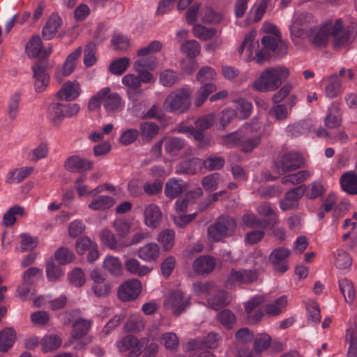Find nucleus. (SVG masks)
<instances>
[{"instance_id": "a18cd8bd", "label": "nucleus", "mask_w": 357, "mask_h": 357, "mask_svg": "<svg viewBox=\"0 0 357 357\" xmlns=\"http://www.w3.org/2000/svg\"><path fill=\"white\" fill-rule=\"evenodd\" d=\"M139 59L134 63L133 68L137 72L144 70H153L156 65V58L153 56H139Z\"/></svg>"}, {"instance_id": "79ce46f5", "label": "nucleus", "mask_w": 357, "mask_h": 357, "mask_svg": "<svg viewBox=\"0 0 357 357\" xmlns=\"http://www.w3.org/2000/svg\"><path fill=\"white\" fill-rule=\"evenodd\" d=\"M346 341L349 343L347 357H357V328L350 327L346 331Z\"/></svg>"}, {"instance_id": "603ef678", "label": "nucleus", "mask_w": 357, "mask_h": 357, "mask_svg": "<svg viewBox=\"0 0 357 357\" xmlns=\"http://www.w3.org/2000/svg\"><path fill=\"white\" fill-rule=\"evenodd\" d=\"M130 60L128 57H121L114 60L109 66V72L115 75H121L129 66Z\"/></svg>"}, {"instance_id": "a19ab883", "label": "nucleus", "mask_w": 357, "mask_h": 357, "mask_svg": "<svg viewBox=\"0 0 357 357\" xmlns=\"http://www.w3.org/2000/svg\"><path fill=\"white\" fill-rule=\"evenodd\" d=\"M48 117L53 124L59 123L64 119L63 104L52 102L48 107Z\"/></svg>"}, {"instance_id": "052dcab7", "label": "nucleus", "mask_w": 357, "mask_h": 357, "mask_svg": "<svg viewBox=\"0 0 357 357\" xmlns=\"http://www.w3.org/2000/svg\"><path fill=\"white\" fill-rule=\"evenodd\" d=\"M125 266L128 272L139 276L146 275L150 271L148 267L141 266L139 262L135 259L127 260Z\"/></svg>"}, {"instance_id": "6e6552de", "label": "nucleus", "mask_w": 357, "mask_h": 357, "mask_svg": "<svg viewBox=\"0 0 357 357\" xmlns=\"http://www.w3.org/2000/svg\"><path fill=\"white\" fill-rule=\"evenodd\" d=\"M257 272L254 269L231 268L226 284L227 287L236 284H249L257 281Z\"/></svg>"}, {"instance_id": "680f3d73", "label": "nucleus", "mask_w": 357, "mask_h": 357, "mask_svg": "<svg viewBox=\"0 0 357 357\" xmlns=\"http://www.w3.org/2000/svg\"><path fill=\"white\" fill-rule=\"evenodd\" d=\"M216 90L214 84L208 83L204 84L199 90L197 96L195 99V104L197 107H200L206 101L208 96Z\"/></svg>"}, {"instance_id": "49530a36", "label": "nucleus", "mask_w": 357, "mask_h": 357, "mask_svg": "<svg viewBox=\"0 0 357 357\" xmlns=\"http://www.w3.org/2000/svg\"><path fill=\"white\" fill-rule=\"evenodd\" d=\"M144 328L143 318L139 314H132L129 317L124 325L126 332H139Z\"/></svg>"}, {"instance_id": "5fc2aeb1", "label": "nucleus", "mask_w": 357, "mask_h": 357, "mask_svg": "<svg viewBox=\"0 0 357 357\" xmlns=\"http://www.w3.org/2000/svg\"><path fill=\"white\" fill-rule=\"evenodd\" d=\"M222 176L220 173H213L204 176L202 179V184L206 191H215L221 181Z\"/></svg>"}, {"instance_id": "13d9d810", "label": "nucleus", "mask_w": 357, "mask_h": 357, "mask_svg": "<svg viewBox=\"0 0 357 357\" xmlns=\"http://www.w3.org/2000/svg\"><path fill=\"white\" fill-rule=\"evenodd\" d=\"M183 190V186L179 180L175 178L169 179L166 183L165 194L169 198H175L178 196Z\"/></svg>"}, {"instance_id": "39448f33", "label": "nucleus", "mask_w": 357, "mask_h": 357, "mask_svg": "<svg viewBox=\"0 0 357 357\" xmlns=\"http://www.w3.org/2000/svg\"><path fill=\"white\" fill-rule=\"evenodd\" d=\"M147 342L148 339L146 337L138 339L134 335H128L117 341L115 344L119 351L127 353L128 357H139Z\"/></svg>"}, {"instance_id": "2f4dec72", "label": "nucleus", "mask_w": 357, "mask_h": 357, "mask_svg": "<svg viewBox=\"0 0 357 357\" xmlns=\"http://www.w3.org/2000/svg\"><path fill=\"white\" fill-rule=\"evenodd\" d=\"M115 199L110 196L100 195L94 198L89 204V208L93 211H105L112 208Z\"/></svg>"}, {"instance_id": "c85d7f7f", "label": "nucleus", "mask_w": 357, "mask_h": 357, "mask_svg": "<svg viewBox=\"0 0 357 357\" xmlns=\"http://www.w3.org/2000/svg\"><path fill=\"white\" fill-rule=\"evenodd\" d=\"M202 195V190L200 188H197L195 190L189 191L185 197H179L175 203V207L177 213H184L190 202L200 197Z\"/></svg>"}, {"instance_id": "3c124183", "label": "nucleus", "mask_w": 357, "mask_h": 357, "mask_svg": "<svg viewBox=\"0 0 357 357\" xmlns=\"http://www.w3.org/2000/svg\"><path fill=\"white\" fill-rule=\"evenodd\" d=\"M139 131L142 138L151 140L158 135L159 127L153 122H142L139 125Z\"/></svg>"}, {"instance_id": "c9c22d12", "label": "nucleus", "mask_w": 357, "mask_h": 357, "mask_svg": "<svg viewBox=\"0 0 357 357\" xmlns=\"http://www.w3.org/2000/svg\"><path fill=\"white\" fill-rule=\"evenodd\" d=\"M342 92V82L337 75L331 76L325 88L326 96L329 98H334Z\"/></svg>"}, {"instance_id": "c756f323", "label": "nucleus", "mask_w": 357, "mask_h": 357, "mask_svg": "<svg viewBox=\"0 0 357 357\" xmlns=\"http://www.w3.org/2000/svg\"><path fill=\"white\" fill-rule=\"evenodd\" d=\"M61 24V19L57 15L51 16L43 29V37L46 40H50L54 37L58 29Z\"/></svg>"}, {"instance_id": "423d86ee", "label": "nucleus", "mask_w": 357, "mask_h": 357, "mask_svg": "<svg viewBox=\"0 0 357 357\" xmlns=\"http://www.w3.org/2000/svg\"><path fill=\"white\" fill-rule=\"evenodd\" d=\"M305 160L302 154L291 151L281 155L275 162V167L279 173L293 172L303 167Z\"/></svg>"}, {"instance_id": "5701e85b", "label": "nucleus", "mask_w": 357, "mask_h": 357, "mask_svg": "<svg viewBox=\"0 0 357 357\" xmlns=\"http://www.w3.org/2000/svg\"><path fill=\"white\" fill-rule=\"evenodd\" d=\"M79 85L77 82H66L61 89L57 92L58 99L61 100L71 101L79 95Z\"/></svg>"}, {"instance_id": "6e6d98bb", "label": "nucleus", "mask_w": 357, "mask_h": 357, "mask_svg": "<svg viewBox=\"0 0 357 357\" xmlns=\"http://www.w3.org/2000/svg\"><path fill=\"white\" fill-rule=\"evenodd\" d=\"M211 308L218 310L225 307L228 303L227 294L225 291H218L215 295L207 299Z\"/></svg>"}, {"instance_id": "58836bf2", "label": "nucleus", "mask_w": 357, "mask_h": 357, "mask_svg": "<svg viewBox=\"0 0 357 357\" xmlns=\"http://www.w3.org/2000/svg\"><path fill=\"white\" fill-rule=\"evenodd\" d=\"M271 31L274 32L273 36H265L261 39L263 46L271 51H275L280 44L282 45L281 36L278 33V29L275 26H272Z\"/></svg>"}, {"instance_id": "09e8293b", "label": "nucleus", "mask_w": 357, "mask_h": 357, "mask_svg": "<svg viewBox=\"0 0 357 357\" xmlns=\"http://www.w3.org/2000/svg\"><path fill=\"white\" fill-rule=\"evenodd\" d=\"M104 268L112 275H119L123 271L122 264L118 257L113 256L107 257L103 262Z\"/></svg>"}, {"instance_id": "1a4fd4ad", "label": "nucleus", "mask_w": 357, "mask_h": 357, "mask_svg": "<svg viewBox=\"0 0 357 357\" xmlns=\"http://www.w3.org/2000/svg\"><path fill=\"white\" fill-rule=\"evenodd\" d=\"M291 255L290 250L279 247L275 248L269 255V261L273 269L280 273L288 270V258Z\"/></svg>"}, {"instance_id": "69168bd1", "label": "nucleus", "mask_w": 357, "mask_h": 357, "mask_svg": "<svg viewBox=\"0 0 357 357\" xmlns=\"http://www.w3.org/2000/svg\"><path fill=\"white\" fill-rule=\"evenodd\" d=\"M174 236L175 233L173 230L165 229L160 234L158 241L162 244L164 250H169L174 245Z\"/></svg>"}, {"instance_id": "7ed1b4c3", "label": "nucleus", "mask_w": 357, "mask_h": 357, "mask_svg": "<svg viewBox=\"0 0 357 357\" xmlns=\"http://www.w3.org/2000/svg\"><path fill=\"white\" fill-rule=\"evenodd\" d=\"M236 229V220L228 215H222L208 227V238L213 241H220L225 238L231 236Z\"/></svg>"}, {"instance_id": "4d7b16f0", "label": "nucleus", "mask_w": 357, "mask_h": 357, "mask_svg": "<svg viewBox=\"0 0 357 357\" xmlns=\"http://www.w3.org/2000/svg\"><path fill=\"white\" fill-rule=\"evenodd\" d=\"M24 208L15 205L10 208L8 211L3 216V223L6 227H10L16 222V215H23Z\"/></svg>"}, {"instance_id": "72a5a7b5", "label": "nucleus", "mask_w": 357, "mask_h": 357, "mask_svg": "<svg viewBox=\"0 0 357 357\" xmlns=\"http://www.w3.org/2000/svg\"><path fill=\"white\" fill-rule=\"evenodd\" d=\"M100 236L102 243L112 250L127 246L123 241L118 240L114 234L109 229L102 231Z\"/></svg>"}, {"instance_id": "6ab92c4d", "label": "nucleus", "mask_w": 357, "mask_h": 357, "mask_svg": "<svg viewBox=\"0 0 357 357\" xmlns=\"http://www.w3.org/2000/svg\"><path fill=\"white\" fill-rule=\"evenodd\" d=\"M271 337L264 333L255 340L254 350L245 351L240 353L241 357H261V353L271 345Z\"/></svg>"}, {"instance_id": "9b49d317", "label": "nucleus", "mask_w": 357, "mask_h": 357, "mask_svg": "<svg viewBox=\"0 0 357 357\" xmlns=\"http://www.w3.org/2000/svg\"><path fill=\"white\" fill-rule=\"evenodd\" d=\"M32 70L35 91L37 93L45 91L50 83V75L47 72L46 65L38 61L32 66Z\"/></svg>"}, {"instance_id": "f704fd0d", "label": "nucleus", "mask_w": 357, "mask_h": 357, "mask_svg": "<svg viewBox=\"0 0 357 357\" xmlns=\"http://www.w3.org/2000/svg\"><path fill=\"white\" fill-rule=\"evenodd\" d=\"M91 326V321L88 319L79 318L73 325L72 337L74 339H79L86 335Z\"/></svg>"}, {"instance_id": "dca6fc26", "label": "nucleus", "mask_w": 357, "mask_h": 357, "mask_svg": "<svg viewBox=\"0 0 357 357\" xmlns=\"http://www.w3.org/2000/svg\"><path fill=\"white\" fill-rule=\"evenodd\" d=\"M264 301V297L263 296H256L246 303L245 310L250 322L255 323L262 318L264 313L258 309V307Z\"/></svg>"}, {"instance_id": "f257e3e1", "label": "nucleus", "mask_w": 357, "mask_h": 357, "mask_svg": "<svg viewBox=\"0 0 357 357\" xmlns=\"http://www.w3.org/2000/svg\"><path fill=\"white\" fill-rule=\"evenodd\" d=\"M354 27L349 26L343 28L342 19H330L319 26H314L307 31L310 43L316 47H326L331 38H333L334 48L346 47L350 45L355 37Z\"/></svg>"}, {"instance_id": "8fccbe9b", "label": "nucleus", "mask_w": 357, "mask_h": 357, "mask_svg": "<svg viewBox=\"0 0 357 357\" xmlns=\"http://www.w3.org/2000/svg\"><path fill=\"white\" fill-rule=\"evenodd\" d=\"M243 221L245 226L253 229H266L270 225L268 220L259 219L252 213L245 214L243 217Z\"/></svg>"}, {"instance_id": "a878e982", "label": "nucleus", "mask_w": 357, "mask_h": 357, "mask_svg": "<svg viewBox=\"0 0 357 357\" xmlns=\"http://www.w3.org/2000/svg\"><path fill=\"white\" fill-rule=\"evenodd\" d=\"M178 132L179 133L185 134L189 137H193L195 140L197 142V144L200 148H205L209 144V139L204 135V133L192 126H180L178 128Z\"/></svg>"}, {"instance_id": "2eb2a0df", "label": "nucleus", "mask_w": 357, "mask_h": 357, "mask_svg": "<svg viewBox=\"0 0 357 357\" xmlns=\"http://www.w3.org/2000/svg\"><path fill=\"white\" fill-rule=\"evenodd\" d=\"M122 84L128 87L127 94L129 100L134 104L137 103L142 92L140 89L142 84L139 77L133 74H128L123 77Z\"/></svg>"}, {"instance_id": "b1692460", "label": "nucleus", "mask_w": 357, "mask_h": 357, "mask_svg": "<svg viewBox=\"0 0 357 357\" xmlns=\"http://www.w3.org/2000/svg\"><path fill=\"white\" fill-rule=\"evenodd\" d=\"M215 261L212 257L203 255L193 262V269L199 274L211 273L215 268Z\"/></svg>"}, {"instance_id": "774afa93", "label": "nucleus", "mask_w": 357, "mask_h": 357, "mask_svg": "<svg viewBox=\"0 0 357 357\" xmlns=\"http://www.w3.org/2000/svg\"><path fill=\"white\" fill-rule=\"evenodd\" d=\"M290 114L291 112L285 104L276 103L269 111V114L278 121L284 120Z\"/></svg>"}, {"instance_id": "cd10ccee", "label": "nucleus", "mask_w": 357, "mask_h": 357, "mask_svg": "<svg viewBox=\"0 0 357 357\" xmlns=\"http://www.w3.org/2000/svg\"><path fill=\"white\" fill-rule=\"evenodd\" d=\"M32 167H22L19 169H15L10 171L6 176V183H20L27 177H29L33 172Z\"/></svg>"}, {"instance_id": "e433bc0d", "label": "nucleus", "mask_w": 357, "mask_h": 357, "mask_svg": "<svg viewBox=\"0 0 357 357\" xmlns=\"http://www.w3.org/2000/svg\"><path fill=\"white\" fill-rule=\"evenodd\" d=\"M339 289L344 296L345 301L351 304L355 298V290L353 282L347 278L339 280Z\"/></svg>"}, {"instance_id": "37998d69", "label": "nucleus", "mask_w": 357, "mask_h": 357, "mask_svg": "<svg viewBox=\"0 0 357 357\" xmlns=\"http://www.w3.org/2000/svg\"><path fill=\"white\" fill-rule=\"evenodd\" d=\"M43 43L39 36H33L26 45V52L29 57H38L41 54Z\"/></svg>"}, {"instance_id": "ddd939ff", "label": "nucleus", "mask_w": 357, "mask_h": 357, "mask_svg": "<svg viewBox=\"0 0 357 357\" xmlns=\"http://www.w3.org/2000/svg\"><path fill=\"white\" fill-rule=\"evenodd\" d=\"M142 284L139 280L132 279L123 283L118 291L119 298L123 301L137 298L141 292Z\"/></svg>"}, {"instance_id": "e2e57ef3", "label": "nucleus", "mask_w": 357, "mask_h": 357, "mask_svg": "<svg viewBox=\"0 0 357 357\" xmlns=\"http://www.w3.org/2000/svg\"><path fill=\"white\" fill-rule=\"evenodd\" d=\"M260 141L261 137L259 135L252 136H245L243 135L241 149L245 153L250 152L259 144Z\"/></svg>"}, {"instance_id": "473e14b6", "label": "nucleus", "mask_w": 357, "mask_h": 357, "mask_svg": "<svg viewBox=\"0 0 357 357\" xmlns=\"http://www.w3.org/2000/svg\"><path fill=\"white\" fill-rule=\"evenodd\" d=\"M16 332L13 328H6L0 331V351H7L14 344Z\"/></svg>"}, {"instance_id": "0eeeda50", "label": "nucleus", "mask_w": 357, "mask_h": 357, "mask_svg": "<svg viewBox=\"0 0 357 357\" xmlns=\"http://www.w3.org/2000/svg\"><path fill=\"white\" fill-rule=\"evenodd\" d=\"M190 305V297L185 295L180 290L172 291L165 301L166 307L172 310L174 315L178 316L183 313Z\"/></svg>"}, {"instance_id": "ea45409f", "label": "nucleus", "mask_w": 357, "mask_h": 357, "mask_svg": "<svg viewBox=\"0 0 357 357\" xmlns=\"http://www.w3.org/2000/svg\"><path fill=\"white\" fill-rule=\"evenodd\" d=\"M335 264L340 270L348 271L352 264V259L344 250L338 249L335 252Z\"/></svg>"}, {"instance_id": "864d4df0", "label": "nucleus", "mask_w": 357, "mask_h": 357, "mask_svg": "<svg viewBox=\"0 0 357 357\" xmlns=\"http://www.w3.org/2000/svg\"><path fill=\"white\" fill-rule=\"evenodd\" d=\"M61 344V339L56 335L45 336L41 340L42 350L47 353L58 349Z\"/></svg>"}, {"instance_id": "0e129e2a", "label": "nucleus", "mask_w": 357, "mask_h": 357, "mask_svg": "<svg viewBox=\"0 0 357 357\" xmlns=\"http://www.w3.org/2000/svg\"><path fill=\"white\" fill-rule=\"evenodd\" d=\"M222 15L211 7H206L202 13V20L204 23L218 24L222 21Z\"/></svg>"}, {"instance_id": "f03ea898", "label": "nucleus", "mask_w": 357, "mask_h": 357, "mask_svg": "<svg viewBox=\"0 0 357 357\" xmlns=\"http://www.w3.org/2000/svg\"><path fill=\"white\" fill-rule=\"evenodd\" d=\"M289 75V70L285 67L268 68L254 82L252 87L260 92L275 91L281 86Z\"/></svg>"}, {"instance_id": "4be33fe9", "label": "nucleus", "mask_w": 357, "mask_h": 357, "mask_svg": "<svg viewBox=\"0 0 357 357\" xmlns=\"http://www.w3.org/2000/svg\"><path fill=\"white\" fill-rule=\"evenodd\" d=\"M340 183L342 190L350 195H357V174L354 171L344 173Z\"/></svg>"}, {"instance_id": "de8ad7c7", "label": "nucleus", "mask_w": 357, "mask_h": 357, "mask_svg": "<svg viewBox=\"0 0 357 357\" xmlns=\"http://www.w3.org/2000/svg\"><path fill=\"white\" fill-rule=\"evenodd\" d=\"M82 50V47H79L68 56L63 66V75L68 76L73 72L76 61L80 56Z\"/></svg>"}, {"instance_id": "20e7f679", "label": "nucleus", "mask_w": 357, "mask_h": 357, "mask_svg": "<svg viewBox=\"0 0 357 357\" xmlns=\"http://www.w3.org/2000/svg\"><path fill=\"white\" fill-rule=\"evenodd\" d=\"M191 91L189 89H178L172 92L165 99V107L169 112L183 113L191 104Z\"/></svg>"}, {"instance_id": "393cba45", "label": "nucleus", "mask_w": 357, "mask_h": 357, "mask_svg": "<svg viewBox=\"0 0 357 357\" xmlns=\"http://www.w3.org/2000/svg\"><path fill=\"white\" fill-rule=\"evenodd\" d=\"M219 345V339L217 337V334L211 332L209 333L202 340L199 339H195L190 342V346L192 349L203 348L207 349H215Z\"/></svg>"}, {"instance_id": "a211bd4d", "label": "nucleus", "mask_w": 357, "mask_h": 357, "mask_svg": "<svg viewBox=\"0 0 357 357\" xmlns=\"http://www.w3.org/2000/svg\"><path fill=\"white\" fill-rule=\"evenodd\" d=\"M104 91L102 96V106L107 112H114L119 110L122 105V100L116 92H112L109 87L102 89Z\"/></svg>"}, {"instance_id": "c03bdc74", "label": "nucleus", "mask_w": 357, "mask_h": 357, "mask_svg": "<svg viewBox=\"0 0 357 357\" xmlns=\"http://www.w3.org/2000/svg\"><path fill=\"white\" fill-rule=\"evenodd\" d=\"M268 0H260L256 2L248 13L250 20L257 22L261 20L267 8Z\"/></svg>"}, {"instance_id": "f3484780", "label": "nucleus", "mask_w": 357, "mask_h": 357, "mask_svg": "<svg viewBox=\"0 0 357 357\" xmlns=\"http://www.w3.org/2000/svg\"><path fill=\"white\" fill-rule=\"evenodd\" d=\"M162 142L165 153L170 156H178L186 145L183 139L174 136L162 137Z\"/></svg>"}, {"instance_id": "4c0bfd02", "label": "nucleus", "mask_w": 357, "mask_h": 357, "mask_svg": "<svg viewBox=\"0 0 357 357\" xmlns=\"http://www.w3.org/2000/svg\"><path fill=\"white\" fill-rule=\"evenodd\" d=\"M310 176L307 170H301L296 173L289 174L282 178V183L284 185H298L305 181Z\"/></svg>"}, {"instance_id": "4468645a", "label": "nucleus", "mask_w": 357, "mask_h": 357, "mask_svg": "<svg viewBox=\"0 0 357 357\" xmlns=\"http://www.w3.org/2000/svg\"><path fill=\"white\" fill-rule=\"evenodd\" d=\"M310 18L311 15L302 13L294 19L289 28L291 38L294 43H295L297 39H303L305 36H307V21Z\"/></svg>"}, {"instance_id": "338daca9", "label": "nucleus", "mask_w": 357, "mask_h": 357, "mask_svg": "<svg viewBox=\"0 0 357 357\" xmlns=\"http://www.w3.org/2000/svg\"><path fill=\"white\" fill-rule=\"evenodd\" d=\"M181 51L186 54L188 57L193 59L200 52V45L195 40H188L181 45Z\"/></svg>"}, {"instance_id": "bf43d9fd", "label": "nucleus", "mask_w": 357, "mask_h": 357, "mask_svg": "<svg viewBox=\"0 0 357 357\" xmlns=\"http://www.w3.org/2000/svg\"><path fill=\"white\" fill-rule=\"evenodd\" d=\"M287 302V297L285 296H282L275 300L273 303L266 305L264 307V311L266 314L268 315H278L285 307Z\"/></svg>"}, {"instance_id": "bb28decb", "label": "nucleus", "mask_w": 357, "mask_h": 357, "mask_svg": "<svg viewBox=\"0 0 357 357\" xmlns=\"http://www.w3.org/2000/svg\"><path fill=\"white\" fill-rule=\"evenodd\" d=\"M202 160L197 158H191L181 162L177 169V172L183 174H195L201 170Z\"/></svg>"}, {"instance_id": "f8f14e48", "label": "nucleus", "mask_w": 357, "mask_h": 357, "mask_svg": "<svg viewBox=\"0 0 357 357\" xmlns=\"http://www.w3.org/2000/svg\"><path fill=\"white\" fill-rule=\"evenodd\" d=\"M305 190V185H301L287 191L284 199L280 202V208L282 211L296 208L298 206V202L303 196Z\"/></svg>"}, {"instance_id": "9d476101", "label": "nucleus", "mask_w": 357, "mask_h": 357, "mask_svg": "<svg viewBox=\"0 0 357 357\" xmlns=\"http://www.w3.org/2000/svg\"><path fill=\"white\" fill-rule=\"evenodd\" d=\"M90 278L92 280L91 290L96 296L102 298L109 295L112 289L111 283L101 273L93 270L91 273Z\"/></svg>"}, {"instance_id": "7c9ffc66", "label": "nucleus", "mask_w": 357, "mask_h": 357, "mask_svg": "<svg viewBox=\"0 0 357 357\" xmlns=\"http://www.w3.org/2000/svg\"><path fill=\"white\" fill-rule=\"evenodd\" d=\"M160 248L157 244L150 243L142 247L138 251L139 258L146 261H155L159 256Z\"/></svg>"}, {"instance_id": "412c9836", "label": "nucleus", "mask_w": 357, "mask_h": 357, "mask_svg": "<svg viewBox=\"0 0 357 357\" xmlns=\"http://www.w3.org/2000/svg\"><path fill=\"white\" fill-rule=\"evenodd\" d=\"M93 162L87 159L79 156H71L65 162V167L73 172H82L91 169Z\"/></svg>"}, {"instance_id": "aec40b11", "label": "nucleus", "mask_w": 357, "mask_h": 357, "mask_svg": "<svg viewBox=\"0 0 357 357\" xmlns=\"http://www.w3.org/2000/svg\"><path fill=\"white\" fill-rule=\"evenodd\" d=\"M144 215L145 225L149 227L156 228L161 222V211L155 204H150L145 207Z\"/></svg>"}]
</instances>
